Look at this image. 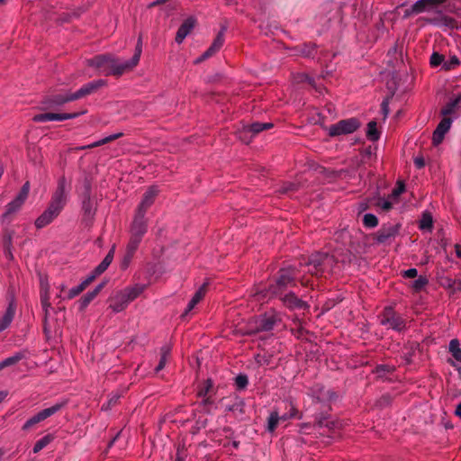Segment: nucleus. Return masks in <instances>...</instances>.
Listing matches in <instances>:
<instances>
[{
	"instance_id": "nucleus-1",
	"label": "nucleus",
	"mask_w": 461,
	"mask_h": 461,
	"mask_svg": "<svg viewBox=\"0 0 461 461\" xmlns=\"http://www.w3.org/2000/svg\"><path fill=\"white\" fill-rule=\"evenodd\" d=\"M297 282H300L303 286L309 285V280L301 275V270L296 266L289 265L277 271L267 291L258 292L256 295L258 300L265 299L267 296L282 295L289 288L296 286Z\"/></svg>"
},
{
	"instance_id": "nucleus-2",
	"label": "nucleus",
	"mask_w": 461,
	"mask_h": 461,
	"mask_svg": "<svg viewBox=\"0 0 461 461\" xmlns=\"http://www.w3.org/2000/svg\"><path fill=\"white\" fill-rule=\"evenodd\" d=\"M336 263L334 257L329 253L316 252L300 262V266L307 267L308 273L312 276H320L326 272L332 271Z\"/></svg>"
},
{
	"instance_id": "nucleus-3",
	"label": "nucleus",
	"mask_w": 461,
	"mask_h": 461,
	"mask_svg": "<svg viewBox=\"0 0 461 461\" xmlns=\"http://www.w3.org/2000/svg\"><path fill=\"white\" fill-rule=\"evenodd\" d=\"M90 67H94L105 76L113 75L116 77L122 76L124 72L128 71L125 63L120 62L113 55H97L93 59L87 60Z\"/></svg>"
},
{
	"instance_id": "nucleus-4",
	"label": "nucleus",
	"mask_w": 461,
	"mask_h": 461,
	"mask_svg": "<svg viewBox=\"0 0 461 461\" xmlns=\"http://www.w3.org/2000/svg\"><path fill=\"white\" fill-rule=\"evenodd\" d=\"M70 188V182L64 176L59 177L48 206L60 213L67 204Z\"/></svg>"
},
{
	"instance_id": "nucleus-5",
	"label": "nucleus",
	"mask_w": 461,
	"mask_h": 461,
	"mask_svg": "<svg viewBox=\"0 0 461 461\" xmlns=\"http://www.w3.org/2000/svg\"><path fill=\"white\" fill-rule=\"evenodd\" d=\"M70 188V182L64 176L59 177L48 206L60 213L67 204Z\"/></svg>"
},
{
	"instance_id": "nucleus-6",
	"label": "nucleus",
	"mask_w": 461,
	"mask_h": 461,
	"mask_svg": "<svg viewBox=\"0 0 461 461\" xmlns=\"http://www.w3.org/2000/svg\"><path fill=\"white\" fill-rule=\"evenodd\" d=\"M379 323L396 331L405 329V321L392 306H386L378 315Z\"/></svg>"
},
{
	"instance_id": "nucleus-7",
	"label": "nucleus",
	"mask_w": 461,
	"mask_h": 461,
	"mask_svg": "<svg viewBox=\"0 0 461 461\" xmlns=\"http://www.w3.org/2000/svg\"><path fill=\"white\" fill-rule=\"evenodd\" d=\"M360 125V122L355 117L340 120L329 127V135L330 137H337L350 134L357 131Z\"/></svg>"
},
{
	"instance_id": "nucleus-8",
	"label": "nucleus",
	"mask_w": 461,
	"mask_h": 461,
	"mask_svg": "<svg viewBox=\"0 0 461 461\" xmlns=\"http://www.w3.org/2000/svg\"><path fill=\"white\" fill-rule=\"evenodd\" d=\"M311 394L317 402L323 404L335 402L339 399L337 392L332 389L326 388L321 384H315L311 388Z\"/></svg>"
},
{
	"instance_id": "nucleus-9",
	"label": "nucleus",
	"mask_w": 461,
	"mask_h": 461,
	"mask_svg": "<svg viewBox=\"0 0 461 461\" xmlns=\"http://www.w3.org/2000/svg\"><path fill=\"white\" fill-rule=\"evenodd\" d=\"M30 192V182L26 181L22 186L19 194L16 197L6 205V211L5 217L16 212L21 209L24 202L26 201Z\"/></svg>"
},
{
	"instance_id": "nucleus-10",
	"label": "nucleus",
	"mask_w": 461,
	"mask_h": 461,
	"mask_svg": "<svg viewBox=\"0 0 461 461\" xmlns=\"http://www.w3.org/2000/svg\"><path fill=\"white\" fill-rule=\"evenodd\" d=\"M82 219L81 221L85 227H90L93 224L96 212V204L91 197L82 198Z\"/></svg>"
},
{
	"instance_id": "nucleus-11",
	"label": "nucleus",
	"mask_w": 461,
	"mask_h": 461,
	"mask_svg": "<svg viewBox=\"0 0 461 461\" xmlns=\"http://www.w3.org/2000/svg\"><path fill=\"white\" fill-rule=\"evenodd\" d=\"M86 111L80 113H43L33 116L32 120L36 122H46L50 121L62 122L65 120L74 119L78 117L80 114H84Z\"/></svg>"
},
{
	"instance_id": "nucleus-12",
	"label": "nucleus",
	"mask_w": 461,
	"mask_h": 461,
	"mask_svg": "<svg viewBox=\"0 0 461 461\" xmlns=\"http://www.w3.org/2000/svg\"><path fill=\"white\" fill-rule=\"evenodd\" d=\"M145 215L146 214L136 212L131 227V237L142 240L143 236L146 234L148 230V224Z\"/></svg>"
},
{
	"instance_id": "nucleus-13",
	"label": "nucleus",
	"mask_w": 461,
	"mask_h": 461,
	"mask_svg": "<svg viewBox=\"0 0 461 461\" xmlns=\"http://www.w3.org/2000/svg\"><path fill=\"white\" fill-rule=\"evenodd\" d=\"M274 124L272 122H256L250 124H247L243 127V131L240 133V139L243 140H248V134H250L249 139H252L256 135H258L259 132L263 131L269 130L273 128Z\"/></svg>"
},
{
	"instance_id": "nucleus-14",
	"label": "nucleus",
	"mask_w": 461,
	"mask_h": 461,
	"mask_svg": "<svg viewBox=\"0 0 461 461\" xmlns=\"http://www.w3.org/2000/svg\"><path fill=\"white\" fill-rule=\"evenodd\" d=\"M105 85V81L103 79L94 80L84 86H82L77 91L72 94V99L78 100L84 98L95 92Z\"/></svg>"
},
{
	"instance_id": "nucleus-15",
	"label": "nucleus",
	"mask_w": 461,
	"mask_h": 461,
	"mask_svg": "<svg viewBox=\"0 0 461 461\" xmlns=\"http://www.w3.org/2000/svg\"><path fill=\"white\" fill-rule=\"evenodd\" d=\"M159 193L157 185H151L144 193L142 200L137 208V212L146 214L148 209L154 203L156 197Z\"/></svg>"
},
{
	"instance_id": "nucleus-16",
	"label": "nucleus",
	"mask_w": 461,
	"mask_h": 461,
	"mask_svg": "<svg viewBox=\"0 0 461 461\" xmlns=\"http://www.w3.org/2000/svg\"><path fill=\"white\" fill-rule=\"evenodd\" d=\"M285 306L292 310H303L309 307L306 302L298 298L294 293H285L282 295H276Z\"/></svg>"
},
{
	"instance_id": "nucleus-17",
	"label": "nucleus",
	"mask_w": 461,
	"mask_h": 461,
	"mask_svg": "<svg viewBox=\"0 0 461 461\" xmlns=\"http://www.w3.org/2000/svg\"><path fill=\"white\" fill-rule=\"evenodd\" d=\"M399 224L383 225L375 234V240L378 243H384L388 240L394 238L399 232Z\"/></svg>"
},
{
	"instance_id": "nucleus-18",
	"label": "nucleus",
	"mask_w": 461,
	"mask_h": 461,
	"mask_svg": "<svg viewBox=\"0 0 461 461\" xmlns=\"http://www.w3.org/2000/svg\"><path fill=\"white\" fill-rule=\"evenodd\" d=\"M452 122L453 120L450 117H443L439 122L432 136V143L434 146H438L443 141L445 134L451 127Z\"/></svg>"
},
{
	"instance_id": "nucleus-19",
	"label": "nucleus",
	"mask_w": 461,
	"mask_h": 461,
	"mask_svg": "<svg viewBox=\"0 0 461 461\" xmlns=\"http://www.w3.org/2000/svg\"><path fill=\"white\" fill-rule=\"evenodd\" d=\"M448 352L451 354L455 360L448 359L447 363L461 374V366L456 363L458 362L461 364V348L457 339H453L449 341Z\"/></svg>"
},
{
	"instance_id": "nucleus-20",
	"label": "nucleus",
	"mask_w": 461,
	"mask_h": 461,
	"mask_svg": "<svg viewBox=\"0 0 461 461\" xmlns=\"http://www.w3.org/2000/svg\"><path fill=\"white\" fill-rule=\"evenodd\" d=\"M74 101L72 99V94L61 95L58 94L50 97H47L42 102L44 107L43 110L53 109L56 106L62 105L66 103Z\"/></svg>"
},
{
	"instance_id": "nucleus-21",
	"label": "nucleus",
	"mask_w": 461,
	"mask_h": 461,
	"mask_svg": "<svg viewBox=\"0 0 461 461\" xmlns=\"http://www.w3.org/2000/svg\"><path fill=\"white\" fill-rule=\"evenodd\" d=\"M227 30L226 26H221V31L218 32L216 38L214 39L212 44L210 48L201 56L199 61L203 60L212 57L215 52H217L224 42V32Z\"/></svg>"
},
{
	"instance_id": "nucleus-22",
	"label": "nucleus",
	"mask_w": 461,
	"mask_h": 461,
	"mask_svg": "<svg viewBox=\"0 0 461 461\" xmlns=\"http://www.w3.org/2000/svg\"><path fill=\"white\" fill-rule=\"evenodd\" d=\"M429 23L444 30H454L458 28V23L450 16L439 14L429 20Z\"/></svg>"
},
{
	"instance_id": "nucleus-23",
	"label": "nucleus",
	"mask_w": 461,
	"mask_h": 461,
	"mask_svg": "<svg viewBox=\"0 0 461 461\" xmlns=\"http://www.w3.org/2000/svg\"><path fill=\"white\" fill-rule=\"evenodd\" d=\"M279 321L274 314H266L258 321L255 332L270 331Z\"/></svg>"
},
{
	"instance_id": "nucleus-24",
	"label": "nucleus",
	"mask_w": 461,
	"mask_h": 461,
	"mask_svg": "<svg viewBox=\"0 0 461 461\" xmlns=\"http://www.w3.org/2000/svg\"><path fill=\"white\" fill-rule=\"evenodd\" d=\"M59 215V213L57 211L50 209V207L48 206L47 209L36 219V228H44L45 226L51 223Z\"/></svg>"
},
{
	"instance_id": "nucleus-25",
	"label": "nucleus",
	"mask_w": 461,
	"mask_h": 461,
	"mask_svg": "<svg viewBox=\"0 0 461 461\" xmlns=\"http://www.w3.org/2000/svg\"><path fill=\"white\" fill-rule=\"evenodd\" d=\"M109 307L115 312H120L123 311L130 303L127 298H125L122 291L117 292L113 296H112L109 299Z\"/></svg>"
},
{
	"instance_id": "nucleus-26",
	"label": "nucleus",
	"mask_w": 461,
	"mask_h": 461,
	"mask_svg": "<svg viewBox=\"0 0 461 461\" xmlns=\"http://www.w3.org/2000/svg\"><path fill=\"white\" fill-rule=\"evenodd\" d=\"M195 24V20L193 17L185 19L177 30L176 35V41L181 43L185 37L191 32Z\"/></svg>"
},
{
	"instance_id": "nucleus-27",
	"label": "nucleus",
	"mask_w": 461,
	"mask_h": 461,
	"mask_svg": "<svg viewBox=\"0 0 461 461\" xmlns=\"http://www.w3.org/2000/svg\"><path fill=\"white\" fill-rule=\"evenodd\" d=\"M446 1L447 0H418L412 5V12L421 14L445 3Z\"/></svg>"
},
{
	"instance_id": "nucleus-28",
	"label": "nucleus",
	"mask_w": 461,
	"mask_h": 461,
	"mask_svg": "<svg viewBox=\"0 0 461 461\" xmlns=\"http://www.w3.org/2000/svg\"><path fill=\"white\" fill-rule=\"evenodd\" d=\"M65 404H66L65 402H58V403L52 405L51 407H49V408H46V409L41 411L40 412H38L37 414H35L32 417L34 418V420H36L37 423H40V422L45 420L47 418L57 413L59 411L61 410L62 407L65 406Z\"/></svg>"
},
{
	"instance_id": "nucleus-29",
	"label": "nucleus",
	"mask_w": 461,
	"mask_h": 461,
	"mask_svg": "<svg viewBox=\"0 0 461 461\" xmlns=\"http://www.w3.org/2000/svg\"><path fill=\"white\" fill-rule=\"evenodd\" d=\"M146 287V285L136 284L133 286L126 287L122 291L124 294L125 298H127L129 303H131L139 297L144 292Z\"/></svg>"
},
{
	"instance_id": "nucleus-30",
	"label": "nucleus",
	"mask_w": 461,
	"mask_h": 461,
	"mask_svg": "<svg viewBox=\"0 0 461 461\" xmlns=\"http://www.w3.org/2000/svg\"><path fill=\"white\" fill-rule=\"evenodd\" d=\"M207 290V285L203 284L194 294L193 298L187 304V307L185 312L182 314V317H185L189 312H191L195 305L203 298Z\"/></svg>"
},
{
	"instance_id": "nucleus-31",
	"label": "nucleus",
	"mask_w": 461,
	"mask_h": 461,
	"mask_svg": "<svg viewBox=\"0 0 461 461\" xmlns=\"http://www.w3.org/2000/svg\"><path fill=\"white\" fill-rule=\"evenodd\" d=\"M15 314V306L10 303L4 316L0 319V332L5 330L12 322Z\"/></svg>"
},
{
	"instance_id": "nucleus-32",
	"label": "nucleus",
	"mask_w": 461,
	"mask_h": 461,
	"mask_svg": "<svg viewBox=\"0 0 461 461\" xmlns=\"http://www.w3.org/2000/svg\"><path fill=\"white\" fill-rule=\"evenodd\" d=\"M440 285L448 289L452 294L461 292V279H452L449 276L441 278Z\"/></svg>"
},
{
	"instance_id": "nucleus-33",
	"label": "nucleus",
	"mask_w": 461,
	"mask_h": 461,
	"mask_svg": "<svg viewBox=\"0 0 461 461\" xmlns=\"http://www.w3.org/2000/svg\"><path fill=\"white\" fill-rule=\"evenodd\" d=\"M141 52H142V39H141V36H140L138 39V41H137L134 55L132 56V58L131 59L124 61L125 67L127 68L128 70H131L134 67L137 66V64L140 61Z\"/></svg>"
},
{
	"instance_id": "nucleus-34",
	"label": "nucleus",
	"mask_w": 461,
	"mask_h": 461,
	"mask_svg": "<svg viewBox=\"0 0 461 461\" xmlns=\"http://www.w3.org/2000/svg\"><path fill=\"white\" fill-rule=\"evenodd\" d=\"M419 228L423 231H431L433 229V218L430 212L425 211L422 212L419 222Z\"/></svg>"
},
{
	"instance_id": "nucleus-35",
	"label": "nucleus",
	"mask_w": 461,
	"mask_h": 461,
	"mask_svg": "<svg viewBox=\"0 0 461 461\" xmlns=\"http://www.w3.org/2000/svg\"><path fill=\"white\" fill-rule=\"evenodd\" d=\"M114 250L115 246H113L112 249L107 253V255L105 256V258L103 259V261L95 267L96 274H102L108 268V267L113 261Z\"/></svg>"
},
{
	"instance_id": "nucleus-36",
	"label": "nucleus",
	"mask_w": 461,
	"mask_h": 461,
	"mask_svg": "<svg viewBox=\"0 0 461 461\" xmlns=\"http://www.w3.org/2000/svg\"><path fill=\"white\" fill-rule=\"evenodd\" d=\"M461 102V95H457L453 100H450L441 110V114L444 117H448L456 112L459 103Z\"/></svg>"
},
{
	"instance_id": "nucleus-37",
	"label": "nucleus",
	"mask_w": 461,
	"mask_h": 461,
	"mask_svg": "<svg viewBox=\"0 0 461 461\" xmlns=\"http://www.w3.org/2000/svg\"><path fill=\"white\" fill-rule=\"evenodd\" d=\"M380 131L377 129L375 121H371L367 123L366 137L369 140L376 141L380 138Z\"/></svg>"
},
{
	"instance_id": "nucleus-38",
	"label": "nucleus",
	"mask_w": 461,
	"mask_h": 461,
	"mask_svg": "<svg viewBox=\"0 0 461 461\" xmlns=\"http://www.w3.org/2000/svg\"><path fill=\"white\" fill-rule=\"evenodd\" d=\"M280 421V415L277 411H273L267 418V430L274 432Z\"/></svg>"
},
{
	"instance_id": "nucleus-39",
	"label": "nucleus",
	"mask_w": 461,
	"mask_h": 461,
	"mask_svg": "<svg viewBox=\"0 0 461 461\" xmlns=\"http://www.w3.org/2000/svg\"><path fill=\"white\" fill-rule=\"evenodd\" d=\"M169 354H170V348L168 347L165 346V347L161 348L160 359H159L158 366L155 367L156 373H158L165 367L167 358L169 357Z\"/></svg>"
},
{
	"instance_id": "nucleus-40",
	"label": "nucleus",
	"mask_w": 461,
	"mask_h": 461,
	"mask_svg": "<svg viewBox=\"0 0 461 461\" xmlns=\"http://www.w3.org/2000/svg\"><path fill=\"white\" fill-rule=\"evenodd\" d=\"M54 437L50 434H48L39 439L33 447V453H39L41 450H42L45 447H47L52 440Z\"/></svg>"
},
{
	"instance_id": "nucleus-41",
	"label": "nucleus",
	"mask_w": 461,
	"mask_h": 461,
	"mask_svg": "<svg viewBox=\"0 0 461 461\" xmlns=\"http://www.w3.org/2000/svg\"><path fill=\"white\" fill-rule=\"evenodd\" d=\"M96 296L95 295L94 293H92L91 291L86 293L84 296H82L77 303H78V310L80 312H83L85 311V309L89 305V303L95 298Z\"/></svg>"
},
{
	"instance_id": "nucleus-42",
	"label": "nucleus",
	"mask_w": 461,
	"mask_h": 461,
	"mask_svg": "<svg viewBox=\"0 0 461 461\" xmlns=\"http://www.w3.org/2000/svg\"><path fill=\"white\" fill-rule=\"evenodd\" d=\"M300 48V52L303 57L311 58L316 52V45L313 43H304Z\"/></svg>"
},
{
	"instance_id": "nucleus-43",
	"label": "nucleus",
	"mask_w": 461,
	"mask_h": 461,
	"mask_svg": "<svg viewBox=\"0 0 461 461\" xmlns=\"http://www.w3.org/2000/svg\"><path fill=\"white\" fill-rule=\"evenodd\" d=\"M244 408H245L244 400L237 397L235 399V402L231 405L227 407V410L229 411H237L240 414H243L245 412Z\"/></svg>"
},
{
	"instance_id": "nucleus-44",
	"label": "nucleus",
	"mask_w": 461,
	"mask_h": 461,
	"mask_svg": "<svg viewBox=\"0 0 461 461\" xmlns=\"http://www.w3.org/2000/svg\"><path fill=\"white\" fill-rule=\"evenodd\" d=\"M123 135L122 132H119V133H115V134H112V135H109L96 142H94L93 144L91 145H88L87 148H95V147H99L101 145H104V144H106V143H109L113 140H115L117 139H119L120 137H122Z\"/></svg>"
},
{
	"instance_id": "nucleus-45",
	"label": "nucleus",
	"mask_w": 461,
	"mask_h": 461,
	"mask_svg": "<svg viewBox=\"0 0 461 461\" xmlns=\"http://www.w3.org/2000/svg\"><path fill=\"white\" fill-rule=\"evenodd\" d=\"M363 224L366 228H375L378 225V219L375 214L366 213L363 216Z\"/></svg>"
},
{
	"instance_id": "nucleus-46",
	"label": "nucleus",
	"mask_w": 461,
	"mask_h": 461,
	"mask_svg": "<svg viewBox=\"0 0 461 461\" xmlns=\"http://www.w3.org/2000/svg\"><path fill=\"white\" fill-rule=\"evenodd\" d=\"M213 384L211 379H207L204 384L199 388L197 395L198 397L209 396L208 394L212 390Z\"/></svg>"
},
{
	"instance_id": "nucleus-47",
	"label": "nucleus",
	"mask_w": 461,
	"mask_h": 461,
	"mask_svg": "<svg viewBox=\"0 0 461 461\" xmlns=\"http://www.w3.org/2000/svg\"><path fill=\"white\" fill-rule=\"evenodd\" d=\"M249 384L248 375L245 374H240L235 377V385L238 390H244Z\"/></svg>"
},
{
	"instance_id": "nucleus-48",
	"label": "nucleus",
	"mask_w": 461,
	"mask_h": 461,
	"mask_svg": "<svg viewBox=\"0 0 461 461\" xmlns=\"http://www.w3.org/2000/svg\"><path fill=\"white\" fill-rule=\"evenodd\" d=\"M141 240L140 239L131 236L125 252L134 255Z\"/></svg>"
},
{
	"instance_id": "nucleus-49",
	"label": "nucleus",
	"mask_w": 461,
	"mask_h": 461,
	"mask_svg": "<svg viewBox=\"0 0 461 461\" xmlns=\"http://www.w3.org/2000/svg\"><path fill=\"white\" fill-rule=\"evenodd\" d=\"M405 185L403 183H397V186L394 187L389 195L390 200L397 201L398 197L404 192Z\"/></svg>"
},
{
	"instance_id": "nucleus-50",
	"label": "nucleus",
	"mask_w": 461,
	"mask_h": 461,
	"mask_svg": "<svg viewBox=\"0 0 461 461\" xmlns=\"http://www.w3.org/2000/svg\"><path fill=\"white\" fill-rule=\"evenodd\" d=\"M428 282L427 277L420 276L412 283V289L415 292H420L428 285Z\"/></svg>"
},
{
	"instance_id": "nucleus-51",
	"label": "nucleus",
	"mask_w": 461,
	"mask_h": 461,
	"mask_svg": "<svg viewBox=\"0 0 461 461\" xmlns=\"http://www.w3.org/2000/svg\"><path fill=\"white\" fill-rule=\"evenodd\" d=\"M460 64V60L456 56H452L448 60L444 61L443 68L446 71L452 70Z\"/></svg>"
},
{
	"instance_id": "nucleus-52",
	"label": "nucleus",
	"mask_w": 461,
	"mask_h": 461,
	"mask_svg": "<svg viewBox=\"0 0 461 461\" xmlns=\"http://www.w3.org/2000/svg\"><path fill=\"white\" fill-rule=\"evenodd\" d=\"M395 370V367L391 365H379L375 368V372L379 376H383L385 374H392Z\"/></svg>"
},
{
	"instance_id": "nucleus-53",
	"label": "nucleus",
	"mask_w": 461,
	"mask_h": 461,
	"mask_svg": "<svg viewBox=\"0 0 461 461\" xmlns=\"http://www.w3.org/2000/svg\"><path fill=\"white\" fill-rule=\"evenodd\" d=\"M429 63L431 67H438L444 63V56L438 52H433L430 56Z\"/></svg>"
},
{
	"instance_id": "nucleus-54",
	"label": "nucleus",
	"mask_w": 461,
	"mask_h": 461,
	"mask_svg": "<svg viewBox=\"0 0 461 461\" xmlns=\"http://www.w3.org/2000/svg\"><path fill=\"white\" fill-rule=\"evenodd\" d=\"M375 205L380 207L383 211L388 212L393 208V202H391L390 200L378 198V201L375 203Z\"/></svg>"
},
{
	"instance_id": "nucleus-55",
	"label": "nucleus",
	"mask_w": 461,
	"mask_h": 461,
	"mask_svg": "<svg viewBox=\"0 0 461 461\" xmlns=\"http://www.w3.org/2000/svg\"><path fill=\"white\" fill-rule=\"evenodd\" d=\"M21 359H22V356L20 354L9 357L2 361V366H4V367L13 366V365L16 364L17 362H19Z\"/></svg>"
},
{
	"instance_id": "nucleus-56",
	"label": "nucleus",
	"mask_w": 461,
	"mask_h": 461,
	"mask_svg": "<svg viewBox=\"0 0 461 461\" xmlns=\"http://www.w3.org/2000/svg\"><path fill=\"white\" fill-rule=\"evenodd\" d=\"M86 288L80 283L78 285L72 287L68 294V299H72L81 294Z\"/></svg>"
},
{
	"instance_id": "nucleus-57",
	"label": "nucleus",
	"mask_w": 461,
	"mask_h": 461,
	"mask_svg": "<svg viewBox=\"0 0 461 461\" xmlns=\"http://www.w3.org/2000/svg\"><path fill=\"white\" fill-rule=\"evenodd\" d=\"M41 303L42 308L45 312V318H47L49 309L51 307L50 303V296H47L44 294L42 296V299H41Z\"/></svg>"
},
{
	"instance_id": "nucleus-58",
	"label": "nucleus",
	"mask_w": 461,
	"mask_h": 461,
	"mask_svg": "<svg viewBox=\"0 0 461 461\" xmlns=\"http://www.w3.org/2000/svg\"><path fill=\"white\" fill-rule=\"evenodd\" d=\"M46 294L47 296H50V285L47 282H45L42 278L41 279V291H40V296L41 299H42L43 294Z\"/></svg>"
},
{
	"instance_id": "nucleus-59",
	"label": "nucleus",
	"mask_w": 461,
	"mask_h": 461,
	"mask_svg": "<svg viewBox=\"0 0 461 461\" xmlns=\"http://www.w3.org/2000/svg\"><path fill=\"white\" fill-rule=\"evenodd\" d=\"M13 231H6L4 235V247L9 249L12 246Z\"/></svg>"
},
{
	"instance_id": "nucleus-60",
	"label": "nucleus",
	"mask_w": 461,
	"mask_h": 461,
	"mask_svg": "<svg viewBox=\"0 0 461 461\" xmlns=\"http://www.w3.org/2000/svg\"><path fill=\"white\" fill-rule=\"evenodd\" d=\"M99 275L100 274L95 273V269L90 276H88L84 281L81 282V284L83 285V286L85 288H86L95 279V277Z\"/></svg>"
},
{
	"instance_id": "nucleus-61",
	"label": "nucleus",
	"mask_w": 461,
	"mask_h": 461,
	"mask_svg": "<svg viewBox=\"0 0 461 461\" xmlns=\"http://www.w3.org/2000/svg\"><path fill=\"white\" fill-rule=\"evenodd\" d=\"M134 255L125 252L122 261V267L127 268L133 258Z\"/></svg>"
},
{
	"instance_id": "nucleus-62",
	"label": "nucleus",
	"mask_w": 461,
	"mask_h": 461,
	"mask_svg": "<svg viewBox=\"0 0 461 461\" xmlns=\"http://www.w3.org/2000/svg\"><path fill=\"white\" fill-rule=\"evenodd\" d=\"M84 189L83 198L91 197V183L87 178L84 181Z\"/></svg>"
},
{
	"instance_id": "nucleus-63",
	"label": "nucleus",
	"mask_w": 461,
	"mask_h": 461,
	"mask_svg": "<svg viewBox=\"0 0 461 461\" xmlns=\"http://www.w3.org/2000/svg\"><path fill=\"white\" fill-rule=\"evenodd\" d=\"M298 81H300V82H307L311 86H313V84H314V79L312 78L310 76H308L306 74L299 75Z\"/></svg>"
},
{
	"instance_id": "nucleus-64",
	"label": "nucleus",
	"mask_w": 461,
	"mask_h": 461,
	"mask_svg": "<svg viewBox=\"0 0 461 461\" xmlns=\"http://www.w3.org/2000/svg\"><path fill=\"white\" fill-rule=\"evenodd\" d=\"M418 276L416 268H409L403 273V276L407 278H415Z\"/></svg>"
}]
</instances>
